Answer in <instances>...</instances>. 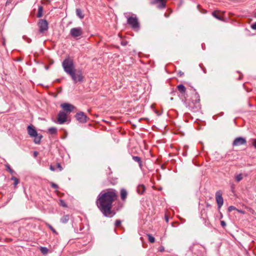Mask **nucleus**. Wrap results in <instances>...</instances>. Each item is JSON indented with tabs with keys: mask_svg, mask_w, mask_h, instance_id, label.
Segmentation results:
<instances>
[{
	"mask_svg": "<svg viewBox=\"0 0 256 256\" xmlns=\"http://www.w3.org/2000/svg\"><path fill=\"white\" fill-rule=\"evenodd\" d=\"M152 4H158L157 7L160 9L164 8L166 6L164 0H154L152 2Z\"/></svg>",
	"mask_w": 256,
	"mask_h": 256,
	"instance_id": "ddd939ff",
	"label": "nucleus"
},
{
	"mask_svg": "<svg viewBox=\"0 0 256 256\" xmlns=\"http://www.w3.org/2000/svg\"><path fill=\"white\" fill-rule=\"evenodd\" d=\"M212 14V16L220 20L222 19L220 16H219L218 15L216 12H213Z\"/></svg>",
	"mask_w": 256,
	"mask_h": 256,
	"instance_id": "c756f323",
	"label": "nucleus"
},
{
	"mask_svg": "<svg viewBox=\"0 0 256 256\" xmlns=\"http://www.w3.org/2000/svg\"><path fill=\"white\" fill-rule=\"evenodd\" d=\"M246 143V139L242 137L236 138L233 142V146H240Z\"/></svg>",
	"mask_w": 256,
	"mask_h": 256,
	"instance_id": "9d476101",
	"label": "nucleus"
},
{
	"mask_svg": "<svg viewBox=\"0 0 256 256\" xmlns=\"http://www.w3.org/2000/svg\"><path fill=\"white\" fill-rule=\"evenodd\" d=\"M6 170L8 171V172H10L11 174L14 173V171L11 168L9 164H6Z\"/></svg>",
	"mask_w": 256,
	"mask_h": 256,
	"instance_id": "bb28decb",
	"label": "nucleus"
},
{
	"mask_svg": "<svg viewBox=\"0 0 256 256\" xmlns=\"http://www.w3.org/2000/svg\"><path fill=\"white\" fill-rule=\"evenodd\" d=\"M216 199L218 204V208H220L224 204V200L220 191L216 192Z\"/></svg>",
	"mask_w": 256,
	"mask_h": 256,
	"instance_id": "1a4fd4ad",
	"label": "nucleus"
},
{
	"mask_svg": "<svg viewBox=\"0 0 256 256\" xmlns=\"http://www.w3.org/2000/svg\"><path fill=\"white\" fill-rule=\"evenodd\" d=\"M11 180L14 181V186H16L20 182V180H18V179L14 176L12 177Z\"/></svg>",
	"mask_w": 256,
	"mask_h": 256,
	"instance_id": "393cba45",
	"label": "nucleus"
},
{
	"mask_svg": "<svg viewBox=\"0 0 256 256\" xmlns=\"http://www.w3.org/2000/svg\"><path fill=\"white\" fill-rule=\"evenodd\" d=\"M178 90L182 94H184L186 91L185 86L182 84H180L177 86Z\"/></svg>",
	"mask_w": 256,
	"mask_h": 256,
	"instance_id": "dca6fc26",
	"label": "nucleus"
},
{
	"mask_svg": "<svg viewBox=\"0 0 256 256\" xmlns=\"http://www.w3.org/2000/svg\"><path fill=\"white\" fill-rule=\"evenodd\" d=\"M237 209L234 206H230L228 208V210L229 212H231L234 210H236Z\"/></svg>",
	"mask_w": 256,
	"mask_h": 256,
	"instance_id": "72a5a7b5",
	"label": "nucleus"
},
{
	"mask_svg": "<svg viewBox=\"0 0 256 256\" xmlns=\"http://www.w3.org/2000/svg\"><path fill=\"white\" fill-rule=\"evenodd\" d=\"M8 2H10V1H8H8L6 2V4H8Z\"/></svg>",
	"mask_w": 256,
	"mask_h": 256,
	"instance_id": "49530a36",
	"label": "nucleus"
},
{
	"mask_svg": "<svg viewBox=\"0 0 256 256\" xmlns=\"http://www.w3.org/2000/svg\"><path fill=\"white\" fill-rule=\"evenodd\" d=\"M60 205L62 206L63 207H64V208H66L67 207V205L66 204V202H64V200H60Z\"/></svg>",
	"mask_w": 256,
	"mask_h": 256,
	"instance_id": "473e14b6",
	"label": "nucleus"
},
{
	"mask_svg": "<svg viewBox=\"0 0 256 256\" xmlns=\"http://www.w3.org/2000/svg\"><path fill=\"white\" fill-rule=\"evenodd\" d=\"M239 212L240 213H242V214H244V212L242 210H236Z\"/></svg>",
	"mask_w": 256,
	"mask_h": 256,
	"instance_id": "37998d69",
	"label": "nucleus"
},
{
	"mask_svg": "<svg viewBox=\"0 0 256 256\" xmlns=\"http://www.w3.org/2000/svg\"><path fill=\"white\" fill-rule=\"evenodd\" d=\"M121 220H117L115 222V226H119L121 224Z\"/></svg>",
	"mask_w": 256,
	"mask_h": 256,
	"instance_id": "2f4dec72",
	"label": "nucleus"
},
{
	"mask_svg": "<svg viewBox=\"0 0 256 256\" xmlns=\"http://www.w3.org/2000/svg\"><path fill=\"white\" fill-rule=\"evenodd\" d=\"M127 18V23L132 28V29L138 30L140 28V24L138 21V18L136 14L132 16H126Z\"/></svg>",
	"mask_w": 256,
	"mask_h": 256,
	"instance_id": "20e7f679",
	"label": "nucleus"
},
{
	"mask_svg": "<svg viewBox=\"0 0 256 256\" xmlns=\"http://www.w3.org/2000/svg\"><path fill=\"white\" fill-rule=\"evenodd\" d=\"M164 248H162L160 249V251L162 252V251H164Z\"/></svg>",
	"mask_w": 256,
	"mask_h": 256,
	"instance_id": "a18cd8bd",
	"label": "nucleus"
},
{
	"mask_svg": "<svg viewBox=\"0 0 256 256\" xmlns=\"http://www.w3.org/2000/svg\"><path fill=\"white\" fill-rule=\"evenodd\" d=\"M57 166H58V168L60 169V170H62V166H60V164L58 163L57 164Z\"/></svg>",
	"mask_w": 256,
	"mask_h": 256,
	"instance_id": "58836bf2",
	"label": "nucleus"
},
{
	"mask_svg": "<svg viewBox=\"0 0 256 256\" xmlns=\"http://www.w3.org/2000/svg\"><path fill=\"white\" fill-rule=\"evenodd\" d=\"M76 15L80 18L82 19L84 18V15L83 14L82 11L80 8L76 9Z\"/></svg>",
	"mask_w": 256,
	"mask_h": 256,
	"instance_id": "412c9836",
	"label": "nucleus"
},
{
	"mask_svg": "<svg viewBox=\"0 0 256 256\" xmlns=\"http://www.w3.org/2000/svg\"><path fill=\"white\" fill-rule=\"evenodd\" d=\"M50 185H51V186L52 188H54L57 189L58 188V186L56 184L52 182H50Z\"/></svg>",
	"mask_w": 256,
	"mask_h": 256,
	"instance_id": "7c9ffc66",
	"label": "nucleus"
},
{
	"mask_svg": "<svg viewBox=\"0 0 256 256\" xmlns=\"http://www.w3.org/2000/svg\"><path fill=\"white\" fill-rule=\"evenodd\" d=\"M67 120V114L60 111L58 115V122L59 124H63Z\"/></svg>",
	"mask_w": 256,
	"mask_h": 256,
	"instance_id": "6e6552de",
	"label": "nucleus"
},
{
	"mask_svg": "<svg viewBox=\"0 0 256 256\" xmlns=\"http://www.w3.org/2000/svg\"><path fill=\"white\" fill-rule=\"evenodd\" d=\"M116 190L108 189L102 192L98 196L96 203L102 214L106 217H112V203L116 200Z\"/></svg>",
	"mask_w": 256,
	"mask_h": 256,
	"instance_id": "f257e3e1",
	"label": "nucleus"
},
{
	"mask_svg": "<svg viewBox=\"0 0 256 256\" xmlns=\"http://www.w3.org/2000/svg\"><path fill=\"white\" fill-rule=\"evenodd\" d=\"M38 153L37 152H36V151L34 152V157H36L38 156Z\"/></svg>",
	"mask_w": 256,
	"mask_h": 256,
	"instance_id": "a19ab883",
	"label": "nucleus"
},
{
	"mask_svg": "<svg viewBox=\"0 0 256 256\" xmlns=\"http://www.w3.org/2000/svg\"><path fill=\"white\" fill-rule=\"evenodd\" d=\"M145 191V187L143 184L138 185L137 188V192L139 194H142Z\"/></svg>",
	"mask_w": 256,
	"mask_h": 256,
	"instance_id": "a211bd4d",
	"label": "nucleus"
},
{
	"mask_svg": "<svg viewBox=\"0 0 256 256\" xmlns=\"http://www.w3.org/2000/svg\"><path fill=\"white\" fill-rule=\"evenodd\" d=\"M252 145L256 148V139L252 140Z\"/></svg>",
	"mask_w": 256,
	"mask_h": 256,
	"instance_id": "f704fd0d",
	"label": "nucleus"
},
{
	"mask_svg": "<svg viewBox=\"0 0 256 256\" xmlns=\"http://www.w3.org/2000/svg\"><path fill=\"white\" fill-rule=\"evenodd\" d=\"M62 66L64 71L68 75L71 74L73 72L76 71L74 68V64L73 60L68 56L62 62Z\"/></svg>",
	"mask_w": 256,
	"mask_h": 256,
	"instance_id": "f03ea898",
	"label": "nucleus"
},
{
	"mask_svg": "<svg viewBox=\"0 0 256 256\" xmlns=\"http://www.w3.org/2000/svg\"><path fill=\"white\" fill-rule=\"evenodd\" d=\"M204 72L206 73V70L203 69Z\"/></svg>",
	"mask_w": 256,
	"mask_h": 256,
	"instance_id": "09e8293b",
	"label": "nucleus"
},
{
	"mask_svg": "<svg viewBox=\"0 0 256 256\" xmlns=\"http://www.w3.org/2000/svg\"><path fill=\"white\" fill-rule=\"evenodd\" d=\"M82 30L81 28H74L70 30V34L74 38L77 39L80 38L82 34Z\"/></svg>",
	"mask_w": 256,
	"mask_h": 256,
	"instance_id": "423d86ee",
	"label": "nucleus"
},
{
	"mask_svg": "<svg viewBox=\"0 0 256 256\" xmlns=\"http://www.w3.org/2000/svg\"><path fill=\"white\" fill-rule=\"evenodd\" d=\"M8 2H10V1H8H8L6 2V4H8Z\"/></svg>",
	"mask_w": 256,
	"mask_h": 256,
	"instance_id": "de8ad7c7",
	"label": "nucleus"
},
{
	"mask_svg": "<svg viewBox=\"0 0 256 256\" xmlns=\"http://www.w3.org/2000/svg\"><path fill=\"white\" fill-rule=\"evenodd\" d=\"M34 138V142L36 144H40L42 138V136L41 134H37L36 136H33Z\"/></svg>",
	"mask_w": 256,
	"mask_h": 256,
	"instance_id": "6ab92c4d",
	"label": "nucleus"
},
{
	"mask_svg": "<svg viewBox=\"0 0 256 256\" xmlns=\"http://www.w3.org/2000/svg\"><path fill=\"white\" fill-rule=\"evenodd\" d=\"M40 251L42 254H46L48 252V250L46 247H41L40 248Z\"/></svg>",
	"mask_w": 256,
	"mask_h": 256,
	"instance_id": "cd10ccee",
	"label": "nucleus"
},
{
	"mask_svg": "<svg viewBox=\"0 0 256 256\" xmlns=\"http://www.w3.org/2000/svg\"><path fill=\"white\" fill-rule=\"evenodd\" d=\"M50 168L52 171H54L55 170L54 167L52 165L50 166Z\"/></svg>",
	"mask_w": 256,
	"mask_h": 256,
	"instance_id": "ea45409f",
	"label": "nucleus"
},
{
	"mask_svg": "<svg viewBox=\"0 0 256 256\" xmlns=\"http://www.w3.org/2000/svg\"><path fill=\"white\" fill-rule=\"evenodd\" d=\"M28 134L31 136H34L37 135L38 132L36 130L30 126H28Z\"/></svg>",
	"mask_w": 256,
	"mask_h": 256,
	"instance_id": "4468645a",
	"label": "nucleus"
},
{
	"mask_svg": "<svg viewBox=\"0 0 256 256\" xmlns=\"http://www.w3.org/2000/svg\"><path fill=\"white\" fill-rule=\"evenodd\" d=\"M243 178L242 174H240L235 176V179L237 182H239L242 180Z\"/></svg>",
	"mask_w": 256,
	"mask_h": 256,
	"instance_id": "b1692460",
	"label": "nucleus"
},
{
	"mask_svg": "<svg viewBox=\"0 0 256 256\" xmlns=\"http://www.w3.org/2000/svg\"><path fill=\"white\" fill-rule=\"evenodd\" d=\"M220 224L222 227H224L226 226V223L222 220L220 222Z\"/></svg>",
	"mask_w": 256,
	"mask_h": 256,
	"instance_id": "4c0bfd02",
	"label": "nucleus"
},
{
	"mask_svg": "<svg viewBox=\"0 0 256 256\" xmlns=\"http://www.w3.org/2000/svg\"><path fill=\"white\" fill-rule=\"evenodd\" d=\"M27 42L28 43H30L31 42V40L30 38H28Z\"/></svg>",
	"mask_w": 256,
	"mask_h": 256,
	"instance_id": "c03bdc74",
	"label": "nucleus"
},
{
	"mask_svg": "<svg viewBox=\"0 0 256 256\" xmlns=\"http://www.w3.org/2000/svg\"><path fill=\"white\" fill-rule=\"evenodd\" d=\"M46 224L48 226V227L49 228H50L54 233L56 234V230L53 228V227L50 224Z\"/></svg>",
	"mask_w": 256,
	"mask_h": 256,
	"instance_id": "c85d7f7f",
	"label": "nucleus"
},
{
	"mask_svg": "<svg viewBox=\"0 0 256 256\" xmlns=\"http://www.w3.org/2000/svg\"><path fill=\"white\" fill-rule=\"evenodd\" d=\"M180 76H182V73H181V72H180Z\"/></svg>",
	"mask_w": 256,
	"mask_h": 256,
	"instance_id": "3c124183",
	"label": "nucleus"
},
{
	"mask_svg": "<svg viewBox=\"0 0 256 256\" xmlns=\"http://www.w3.org/2000/svg\"><path fill=\"white\" fill-rule=\"evenodd\" d=\"M127 44H128V42L126 41H122L121 42V44L122 46H126V45H127Z\"/></svg>",
	"mask_w": 256,
	"mask_h": 256,
	"instance_id": "e433bc0d",
	"label": "nucleus"
},
{
	"mask_svg": "<svg viewBox=\"0 0 256 256\" xmlns=\"http://www.w3.org/2000/svg\"><path fill=\"white\" fill-rule=\"evenodd\" d=\"M251 28L252 30H256V22L251 25Z\"/></svg>",
	"mask_w": 256,
	"mask_h": 256,
	"instance_id": "c9c22d12",
	"label": "nucleus"
},
{
	"mask_svg": "<svg viewBox=\"0 0 256 256\" xmlns=\"http://www.w3.org/2000/svg\"><path fill=\"white\" fill-rule=\"evenodd\" d=\"M200 100L198 94L196 92H195L192 98V104H190L188 105L189 108L194 112L198 110L200 108Z\"/></svg>",
	"mask_w": 256,
	"mask_h": 256,
	"instance_id": "7ed1b4c3",
	"label": "nucleus"
},
{
	"mask_svg": "<svg viewBox=\"0 0 256 256\" xmlns=\"http://www.w3.org/2000/svg\"><path fill=\"white\" fill-rule=\"evenodd\" d=\"M180 76H182V73H181V72H180Z\"/></svg>",
	"mask_w": 256,
	"mask_h": 256,
	"instance_id": "864d4df0",
	"label": "nucleus"
},
{
	"mask_svg": "<svg viewBox=\"0 0 256 256\" xmlns=\"http://www.w3.org/2000/svg\"><path fill=\"white\" fill-rule=\"evenodd\" d=\"M61 107L68 112L70 113L74 108V106L68 103H64L61 104Z\"/></svg>",
	"mask_w": 256,
	"mask_h": 256,
	"instance_id": "f8f14e48",
	"label": "nucleus"
},
{
	"mask_svg": "<svg viewBox=\"0 0 256 256\" xmlns=\"http://www.w3.org/2000/svg\"><path fill=\"white\" fill-rule=\"evenodd\" d=\"M70 76L74 83L83 82L84 76L82 71H78L77 72L76 71H74Z\"/></svg>",
	"mask_w": 256,
	"mask_h": 256,
	"instance_id": "39448f33",
	"label": "nucleus"
},
{
	"mask_svg": "<svg viewBox=\"0 0 256 256\" xmlns=\"http://www.w3.org/2000/svg\"><path fill=\"white\" fill-rule=\"evenodd\" d=\"M132 159L134 161L137 162L139 166L142 168V162L141 158L138 156H133Z\"/></svg>",
	"mask_w": 256,
	"mask_h": 256,
	"instance_id": "f3484780",
	"label": "nucleus"
},
{
	"mask_svg": "<svg viewBox=\"0 0 256 256\" xmlns=\"http://www.w3.org/2000/svg\"><path fill=\"white\" fill-rule=\"evenodd\" d=\"M202 64H200V67H202Z\"/></svg>",
	"mask_w": 256,
	"mask_h": 256,
	"instance_id": "8fccbe9b",
	"label": "nucleus"
},
{
	"mask_svg": "<svg viewBox=\"0 0 256 256\" xmlns=\"http://www.w3.org/2000/svg\"><path fill=\"white\" fill-rule=\"evenodd\" d=\"M76 118L80 122L84 123L86 122L87 116L82 112L77 113Z\"/></svg>",
	"mask_w": 256,
	"mask_h": 256,
	"instance_id": "9b49d317",
	"label": "nucleus"
},
{
	"mask_svg": "<svg viewBox=\"0 0 256 256\" xmlns=\"http://www.w3.org/2000/svg\"><path fill=\"white\" fill-rule=\"evenodd\" d=\"M165 220H166V222H168V216H165Z\"/></svg>",
	"mask_w": 256,
	"mask_h": 256,
	"instance_id": "79ce46f5",
	"label": "nucleus"
},
{
	"mask_svg": "<svg viewBox=\"0 0 256 256\" xmlns=\"http://www.w3.org/2000/svg\"><path fill=\"white\" fill-rule=\"evenodd\" d=\"M48 132L52 134H56L57 133V129L56 128L52 127L48 129Z\"/></svg>",
	"mask_w": 256,
	"mask_h": 256,
	"instance_id": "4be33fe9",
	"label": "nucleus"
},
{
	"mask_svg": "<svg viewBox=\"0 0 256 256\" xmlns=\"http://www.w3.org/2000/svg\"><path fill=\"white\" fill-rule=\"evenodd\" d=\"M180 76H182V73H181V72H180Z\"/></svg>",
	"mask_w": 256,
	"mask_h": 256,
	"instance_id": "603ef678",
	"label": "nucleus"
},
{
	"mask_svg": "<svg viewBox=\"0 0 256 256\" xmlns=\"http://www.w3.org/2000/svg\"><path fill=\"white\" fill-rule=\"evenodd\" d=\"M127 196H128L127 191L125 189H124V188L121 189V190H120V198H121V199L122 200H125L126 199V198L127 197Z\"/></svg>",
	"mask_w": 256,
	"mask_h": 256,
	"instance_id": "2eb2a0df",
	"label": "nucleus"
},
{
	"mask_svg": "<svg viewBox=\"0 0 256 256\" xmlns=\"http://www.w3.org/2000/svg\"><path fill=\"white\" fill-rule=\"evenodd\" d=\"M69 220V216L64 215L60 218V222L63 224H66L68 222Z\"/></svg>",
	"mask_w": 256,
	"mask_h": 256,
	"instance_id": "aec40b11",
	"label": "nucleus"
},
{
	"mask_svg": "<svg viewBox=\"0 0 256 256\" xmlns=\"http://www.w3.org/2000/svg\"><path fill=\"white\" fill-rule=\"evenodd\" d=\"M42 11H43L42 7V6H39L38 7V14H37V17L38 18H40V17L42 16Z\"/></svg>",
	"mask_w": 256,
	"mask_h": 256,
	"instance_id": "5701e85b",
	"label": "nucleus"
},
{
	"mask_svg": "<svg viewBox=\"0 0 256 256\" xmlns=\"http://www.w3.org/2000/svg\"><path fill=\"white\" fill-rule=\"evenodd\" d=\"M148 241L151 242V243H153L155 242V238H154L152 236V235L148 234Z\"/></svg>",
	"mask_w": 256,
	"mask_h": 256,
	"instance_id": "a878e982",
	"label": "nucleus"
},
{
	"mask_svg": "<svg viewBox=\"0 0 256 256\" xmlns=\"http://www.w3.org/2000/svg\"><path fill=\"white\" fill-rule=\"evenodd\" d=\"M40 32L43 33L48 29V22L46 20H40L38 23Z\"/></svg>",
	"mask_w": 256,
	"mask_h": 256,
	"instance_id": "0eeeda50",
	"label": "nucleus"
}]
</instances>
